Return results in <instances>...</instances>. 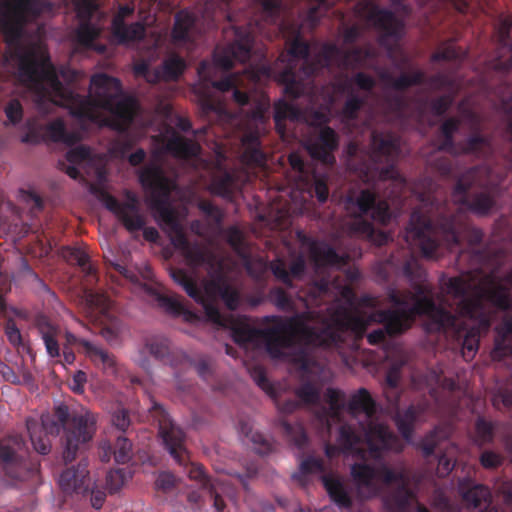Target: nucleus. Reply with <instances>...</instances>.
<instances>
[{
    "mask_svg": "<svg viewBox=\"0 0 512 512\" xmlns=\"http://www.w3.org/2000/svg\"><path fill=\"white\" fill-rule=\"evenodd\" d=\"M19 76L35 91L39 104L49 98L54 104L68 108L73 115L90 119L98 125L122 129L136 111L135 100L124 97L119 81L106 75H96L91 79L89 102L65 90L43 48L21 61Z\"/></svg>",
    "mask_w": 512,
    "mask_h": 512,
    "instance_id": "f257e3e1",
    "label": "nucleus"
},
{
    "mask_svg": "<svg viewBox=\"0 0 512 512\" xmlns=\"http://www.w3.org/2000/svg\"><path fill=\"white\" fill-rule=\"evenodd\" d=\"M6 2L2 28L8 41H12L19 35L23 22L34 15V6L32 0H6Z\"/></svg>",
    "mask_w": 512,
    "mask_h": 512,
    "instance_id": "f03ea898",
    "label": "nucleus"
},
{
    "mask_svg": "<svg viewBox=\"0 0 512 512\" xmlns=\"http://www.w3.org/2000/svg\"><path fill=\"white\" fill-rule=\"evenodd\" d=\"M75 428L67 435L64 457L73 458L75 452L92 439L95 432V419L87 411L74 419Z\"/></svg>",
    "mask_w": 512,
    "mask_h": 512,
    "instance_id": "7ed1b4c3",
    "label": "nucleus"
},
{
    "mask_svg": "<svg viewBox=\"0 0 512 512\" xmlns=\"http://www.w3.org/2000/svg\"><path fill=\"white\" fill-rule=\"evenodd\" d=\"M105 206L124 223L128 230L134 231L142 227L143 221L137 214L134 198L130 203L119 204L109 196L105 199Z\"/></svg>",
    "mask_w": 512,
    "mask_h": 512,
    "instance_id": "20e7f679",
    "label": "nucleus"
},
{
    "mask_svg": "<svg viewBox=\"0 0 512 512\" xmlns=\"http://www.w3.org/2000/svg\"><path fill=\"white\" fill-rule=\"evenodd\" d=\"M337 141L334 132L330 128H322L319 138L315 142L306 144L312 158L322 160L325 163H331V151L336 147Z\"/></svg>",
    "mask_w": 512,
    "mask_h": 512,
    "instance_id": "39448f33",
    "label": "nucleus"
},
{
    "mask_svg": "<svg viewBox=\"0 0 512 512\" xmlns=\"http://www.w3.org/2000/svg\"><path fill=\"white\" fill-rule=\"evenodd\" d=\"M90 478L85 466L67 468L59 477V485L64 492H82L89 487Z\"/></svg>",
    "mask_w": 512,
    "mask_h": 512,
    "instance_id": "423d86ee",
    "label": "nucleus"
},
{
    "mask_svg": "<svg viewBox=\"0 0 512 512\" xmlns=\"http://www.w3.org/2000/svg\"><path fill=\"white\" fill-rule=\"evenodd\" d=\"M132 10L129 7H122L113 21V35L120 43H129L140 39L144 34L142 24L136 23L129 28H125L123 19L130 14Z\"/></svg>",
    "mask_w": 512,
    "mask_h": 512,
    "instance_id": "0eeeda50",
    "label": "nucleus"
},
{
    "mask_svg": "<svg viewBox=\"0 0 512 512\" xmlns=\"http://www.w3.org/2000/svg\"><path fill=\"white\" fill-rule=\"evenodd\" d=\"M184 68L185 63L181 59L172 57L165 61L161 71L153 75L150 73L149 68L145 64L138 65L135 68V71L137 74L144 76L147 81L153 82L160 78L174 79L183 72Z\"/></svg>",
    "mask_w": 512,
    "mask_h": 512,
    "instance_id": "6e6552de",
    "label": "nucleus"
},
{
    "mask_svg": "<svg viewBox=\"0 0 512 512\" xmlns=\"http://www.w3.org/2000/svg\"><path fill=\"white\" fill-rule=\"evenodd\" d=\"M162 147L172 152L177 157L197 155L199 146L195 143H186L176 136L175 132L167 131L162 135Z\"/></svg>",
    "mask_w": 512,
    "mask_h": 512,
    "instance_id": "1a4fd4ad",
    "label": "nucleus"
},
{
    "mask_svg": "<svg viewBox=\"0 0 512 512\" xmlns=\"http://www.w3.org/2000/svg\"><path fill=\"white\" fill-rule=\"evenodd\" d=\"M392 440V435L382 425L371 427L365 433V441L372 456L379 450L392 447Z\"/></svg>",
    "mask_w": 512,
    "mask_h": 512,
    "instance_id": "9d476101",
    "label": "nucleus"
},
{
    "mask_svg": "<svg viewBox=\"0 0 512 512\" xmlns=\"http://www.w3.org/2000/svg\"><path fill=\"white\" fill-rule=\"evenodd\" d=\"M412 313L427 314L435 319V323L441 327L455 326V317L442 310L436 309L428 299L419 301L413 308Z\"/></svg>",
    "mask_w": 512,
    "mask_h": 512,
    "instance_id": "9b49d317",
    "label": "nucleus"
},
{
    "mask_svg": "<svg viewBox=\"0 0 512 512\" xmlns=\"http://www.w3.org/2000/svg\"><path fill=\"white\" fill-rule=\"evenodd\" d=\"M324 486L330 495L331 499L339 506H346L349 503V498L343 487V483L339 478L333 476H326L323 478Z\"/></svg>",
    "mask_w": 512,
    "mask_h": 512,
    "instance_id": "f8f14e48",
    "label": "nucleus"
},
{
    "mask_svg": "<svg viewBox=\"0 0 512 512\" xmlns=\"http://www.w3.org/2000/svg\"><path fill=\"white\" fill-rule=\"evenodd\" d=\"M28 430L34 449L41 454H46L50 446L46 439L41 438V435L47 433L50 427L44 423L41 426L36 423H28Z\"/></svg>",
    "mask_w": 512,
    "mask_h": 512,
    "instance_id": "ddd939ff",
    "label": "nucleus"
},
{
    "mask_svg": "<svg viewBox=\"0 0 512 512\" xmlns=\"http://www.w3.org/2000/svg\"><path fill=\"white\" fill-rule=\"evenodd\" d=\"M351 410L357 414L363 412L365 416L370 417L373 413L374 405L366 390H359L351 400Z\"/></svg>",
    "mask_w": 512,
    "mask_h": 512,
    "instance_id": "4468645a",
    "label": "nucleus"
},
{
    "mask_svg": "<svg viewBox=\"0 0 512 512\" xmlns=\"http://www.w3.org/2000/svg\"><path fill=\"white\" fill-rule=\"evenodd\" d=\"M193 24L192 15L188 12H181L176 17V23L173 31V38L175 41L184 40L189 33Z\"/></svg>",
    "mask_w": 512,
    "mask_h": 512,
    "instance_id": "2eb2a0df",
    "label": "nucleus"
},
{
    "mask_svg": "<svg viewBox=\"0 0 512 512\" xmlns=\"http://www.w3.org/2000/svg\"><path fill=\"white\" fill-rule=\"evenodd\" d=\"M489 492L484 486H474L467 492L463 493V498L469 505L474 507L481 506L482 502H488Z\"/></svg>",
    "mask_w": 512,
    "mask_h": 512,
    "instance_id": "dca6fc26",
    "label": "nucleus"
},
{
    "mask_svg": "<svg viewBox=\"0 0 512 512\" xmlns=\"http://www.w3.org/2000/svg\"><path fill=\"white\" fill-rule=\"evenodd\" d=\"M99 33L100 28L90 24H83L77 32L78 43L85 47H90L92 41L99 35Z\"/></svg>",
    "mask_w": 512,
    "mask_h": 512,
    "instance_id": "f3484780",
    "label": "nucleus"
},
{
    "mask_svg": "<svg viewBox=\"0 0 512 512\" xmlns=\"http://www.w3.org/2000/svg\"><path fill=\"white\" fill-rule=\"evenodd\" d=\"M510 287L501 286L499 291L495 286L485 290L482 294V298H486L499 306H506V298L509 296Z\"/></svg>",
    "mask_w": 512,
    "mask_h": 512,
    "instance_id": "a211bd4d",
    "label": "nucleus"
},
{
    "mask_svg": "<svg viewBox=\"0 0 512 512\" xmlns=\"http://www.w3.org/2000/svg\"><path fill=\"white\" fill-rule=\"evenodd\" d=\"M161 435L165 443L170 447V453H175L176 447L180 445L183 439L182 432L172 425L170 431H165L161 428Z\"/></svg>",
    "mask_w": 512,
    "mask_h": 512,
    "instance_id": "6ab92c4d",
    "label": "nucleus"
},
{
    "mask_svg": "<svg viewBox=\"0 0 512 512\" xmlns=\"http://www.w3.org/2000/svg\"><path fill=\"white\" fill-rule=\"evenodd\" d=\"M140 180L144 186L158 187L162 182V174L159 169L150 168L140 174Z\"/></svg>",
    "mask_w": 512,
    "mask_h": 512,
    "instance_id": "aec40b11",
    "label": "nucleus"
},
{
    "mask_svg": "<svg viewBox=\"0 0 512 512\" xmlns=\"http://www.w3.org/2000/svg\"><path fill=\"white\" fill-rule=\"evenodd\" d=\"M80 343L87 355L94 361L101 362L103 364H109V356L105 351L87 341H81Z\"/></svg>",
    "mask_w": 512,
    "mask_h": 512,
    "instance_id": "412c9836",
    "label": "nucleus"
},
{
    "mask_svg": "<svg viewBox=\"0 0 512 512\" xmlns=\"http://www.w3.org/2000/svg\"><path fill=\"white\" fill-rule=\"evenodd\" d=\"M352 474L359 483L369 484L376 478L375 472L368 466L354 465Z\"/></svg>",
    "mask_w": 512,
    "mask_h": 512,
    "instance_id": "4be33fe9",
    "label": "nucleus"
},
{
    "mask_svg": "<svg viewBox=\"0 0 512 512\" xmlns=\"http://www.w3.org/2000/svg\"><path fill=\"white\" fill-rule=\"evenodd\" d=\"M125 475L119 470L112 471L107 476V489L110 492L117 491L125 483Z\"/></svg>",
    "mask_w": 512,
    "mask_h": 512,
    "instance_id": "5701e85b",
    "label": "nucleus"
},
{
    "mask_svg": "<svg viewBox=\"0 0 512 512\" xmlns=\"http://www.w3.org/2000/svg\"><path fill=\"white\" fill-rule=\"evenodd\" d=\"M119 450L114 452V457L117 462H125L129 459L131 445L126 438L119 437L117 440Z\"/></svg>",
    "mask_w": 512,
    "mask_h": 512,
    "instance_id": "b1692460",
    "label": "nucleus"
},
{
    "mask_svg": "<svg viewBox=\"0 0 512 512\" xmlns=\"http://www.w3.org/2000/svg\"><path fill=\"white\" fill-rule=\"evenodd\" d=\"M89 157V150L83 146L75 147L67 153V160L72 164H81Z\"/></svg>",
    "mask_w": 512,
    "mask_h": 512,
    "instance_id": "393cba45",
    "label": "nucleus"
},
{
    "mask_svg": "<svg viewBox=\"0 0 512 512\" xmlns=\"http://www.w3.org/2000/svg\"><path fill=\"white\" fill-rule=\"evenodd\" d=\"M48 133L53 140H63L65 143H71V140L65 135L64 125L61 121L52 123L48 128Z\"/></svg>",
    "mask_w": 512,
    "mask_h": 512,
    "instance_id": "a878e982",
    "label": "nucleus"
},
{
    "mask_svg": "<svg viewBox=\"0 0 512 512\" xmlns=\"http://www.w3.org/2000/svg\"><path fill=\"white\" fill-rule=\"evenodd\" d=\"M5 113L11 123H17L22 117L20 103L18 101H11L5 109Z\"/></svg>",
    "mask_w": 512,
    "mask_h": 512,
    "instance_id": "bb28decb",
    "label": "nucleus"
},
{
    "mask_svg": "<svg viewBox=\"0 0 512 512\" xmlns=\"http://www.w3.org/2000/svg\"><path fill=\"white\" fill-rule=\"evenodd\" d=\"M477 350V340L473 335H467L462 348V353L467 358H472Z\"/></svg>",
    "mask_w": 512,
    "mask_h": 512,
    "instance_id": "cd10ccee",
    "label": "nucleus"
},
{
    "mask_svg": "<svg viewBox=\"0 0 512 512\" xmlns=\"http://www.w3.org/2000/svg\"><path fill=\"white\" fill-rule=\"evenodd\" d=\"M373 202L374 196L370 192H362L359 198L357 199V205L359 207L360 212H367L370 209Z\"/></svg>",
    "mask_w": 512,
    "mask_h": 512,
    "instance_id": "c85d7f7f",
    "label": "nucleus"
},
{
    "mask_svg": "<svg viewBox=\"0 0 512 512\" xmlns=\"http://www.w3.org/2000/svg\"><path fill=\"white\" fill-rule=\"evenodd\" d=\"M78 15L84 17L95 9L94 0H74Z\"/></svg>",
    "mask_w": 512,
    "mask_h": 512,
    "instance_id": "c756f323",
    "label": "nucleus"
},
{
    "mask_svg": "<svg viewBox=\"0 0 512 512\" xmlns=\"http://www.w3.org/2000/svg\"><path fill=\"white\" fill-rule=\"evenodd\" d=\"M387 208L388 207L385 202L379 203L374 209L372 217L381 223H385L388 219Z\"/></svg>",
    "mask_w": 512,
    "mask_h": 512,
    "instance_id": "7c9ffc66",
    "label": "nucleus"
},
{
    "mask_svg": "<svg viewBox=\"0 0 512 512\" xmlns=\"http://www.w3.org/2000/svg\"><path fill=\"white\" fill-rule=\"evenodd\" d=\"M500 458L497 454L492 452H485L481 456V463L484 467L490 468L499 464Z\"/></svg>",
    "mask_w": 512,
    "mask_h": 512,
    "instance_id": "2f4dec72",
    "label": "nucleus"
},
{
    "mask_svg": "<svg viewBox=\"0 0 512 512\" xmlns=\"http://www.w3.org/2000/svg\"><path fill=\"white\" fill-rule=\"evenodd\" d=\"M174 484V477L169 473H162L159 475L156 485L158 488L167 489Z\"/></svg>",
    "mask_w": 512,
    "mask_h": 512,
    "instance_id": "473e14b6",
    "label": "nucleus"
},
{
    "mask_svg": "<svg viewBox=\"0 0 512 512\" xmlns=\"http://www.w3.org/2000/svg\"><path fill=\"white\" fill-rule=\"evenodd\" d=\"M86 381L85 374L82 371H78L73 377V384L71 388L74 392L81 393L83 391V384Z\"/></svg>",
    "mask_w": 512,
    "mask_h": 512,
    "instance_id": "72a5a7b5",
    "label": "nucleus"
},
{
    "mask_svg": "<svg viewBox=\"0 0 512 512\" xmlns=\"http://www.w3.org/2000/svg\"><path fill=\"white\" fill-rule=\"evenodd\" d=\"M45 346L47 349V352L50 356L55 357L59 355V347L57 344V341L54 340L52 337L45 336L44 337Z\"/></svg>",
    "mask_w": 512,
    "mask_h": 512,
    "instance_id": "f704fd0d",
    "label": "nucleus"
},
{
    "mask_svg": "<svg viewBox=\"0 0 512 512\" xmlns=\"http://www.w3.org/2000/svg\"><path fill=\"white\" fill-rule=\"evenodd\" d=\"M408 327L407 320H405L404 323H402L398 318L391 320L387 325V331L389 333H398L402 330L406 329Z\"/></svg>",
    "mask_w": 512,
    "mask_h": 512,
    "instance_id": "c9c22d12",
    "label": "nucleus"
},
{
    "mask_svg": "<svg viewBox=\"0 0 512 512\" xmlns=\"http://www.w3.org/2000/svg\"><path fill=\"white\" fill-rule=\"evenodd\" d=\"M315 192L320 202L326 201L328 197V190L326 185L322 181H316Z\"/></svg>",
    "mask_w": 512,
    "mask_h": 512,
    "instance_id": "e433bc0d",
    "label": "nucleus"
},
{
    "mask_svg": "<svg viewBox=\"0 0 512 512\" xmlns=\"http://www.w3.org/2000/svg\"><path fill=\"white\" fill-rule=\"evenodd\" d=\"M478 310V306L474 303H466L462 302V307L460 313L462 315H468L470 318L476 316Z\"/></svg>",
    "mask_w": 512,
    "mask_h": 512,
    "instance_id": "4c0bfd02",
    "label": "nucleus"
},
{
    "mask_svg": "<svg viewBox=\"0 0 512 512\" xmlns=\"http://www.w3.org/2000/svg\"><path fill=\"white\" fill-rule=\"evenodd\" d=\"M10 445L9 444H1L0 446V458L4 461V462H8L10 460H12L13 458V455H14V452H15V449L12 448L11 451H10Z\"/></svg>",
    "mask_w": 512,
    "mask_h": 512,
    "instance_id": "58836bf2",
    "label": "nucleus"
},
{
    "mask_svg": "<svg viewBox=\"0 0 512 512\" xmlns=\"http://www.w3.org/2000/svg\"><path fill=\"white\" fill-rule=\"evenodd\" d=\"M113 422L114 424L119 427L120 429H125L128 424H129V421H128V418H127V415L125 412H119L118 414H116L113 418Z\"/></svg>",
    "mask_w": 512,
    "mask_h": 512,
    "instance_id": "ea45409f",
    "label": "nucleus"
},
{
    "mask_svg": "<svg viewBox=\"0 0 512 512\" xmlns=\"http://www.w3.org/2000/svg\"><path fill=\"white\" fill-rule=\"evenodd\" d=\"M453 466L454 464L447 458L441 457L439 459L438 470L441 474L449 473L452 470Z\"/></svg>",
    "mask_w": 512,
    "mask_h": 512,
    "instance_id": "a19ab883",
    "label": "nucleus"
},
{
    "mask_svg": "<svg viewBox=\"0 0 512 512\" xmlns=\"http://www.w3.org/2000/svg\"><path fill=\"white\" fill-rule=\"evenodd\" d=\"M356 82H357L358 86L363 89H369L373 85V80L370 77L365 76L363 74H360L357 76Z\"/></svg>",
    "mask_w": 512,
    "mask_h": 512,
    "instance_id": "79ce46f5",
    "label": "nucleus"
},
{
    "mask_svg": "<svg viewBox=\"0 0 512 512\" xmlns=\"http://www.w3.org/2000/svg\"><path fill=\"white\" fill-rule=\"evenodd\" d=\"M290 164L295 171L302 172L304 164L297 154H291L289 157Z\"/></svg>",
    "mask_w": 512,
    "mask_h": 512,
    "instance_id": "37998d69",
    "label": "nucleus"
},
{
    "mask_svg": "<svg viewBox=\"0 0 512 512\" xmlns=\"http://www.w3.org/2000/svg\"><path fill=\"white\" fill-rule=\"evenodd\" d=\"M7 335L11 343L18 344L21 340L20 332L15 327H10L7 330Z\"/></svg>",
    "mask_w": 512,
    "mask_h": 512,
    "instance_id": "c03bdc74",
    "label": "nucleus"
},
{
    "mask_svg": "<svg viewBox=\"0 0 512 512\" xmlns=\"http://www.w3.org/2000/svg\"><path fill=\"white\" fill-rule=\"evenodd\" d=\"M236 85V82L234 79H226L224 81H221V82H217L214 84L215 87H217L218 89L222 90V91H225V90H228L230 87H233Z\"/></svg>",
    "mask_w": 512,
    "mask_h": 512,
    "instance_id": "a18cd8bd",
    "label": "nucleus"
},
{
    "mask_svg": "<svg viewBox=\"0 0 512 512\" xmlns=\"http://www.w3.org/2000/svg\"><path fill=\"white\" fill-rule=\"evenodd\" d=\"M143 158H144V151L138 150L137 152L130 155L129 161L131 164L137 165L138 163H140L143 160Z\"/></svg>",
    "mask_w": 512,
    "mask_h": 512,
    "instance_id": "49530a36",
    "label": "nucleus"
},
{
    "mask_svg": "<svg viewBox=\"0 0 512 512\" xmlns=\"http://www.w3.org/2000/svg\"><path fill=\"white\" fill-rule=\"evenodd\" d=\"M262 7L264 12L272 13V11L277 7L276 0H265L262 2Z\"/></svg>",
    "mask_w": 512,
    "mask_h": 512,
    "instance_id": "de8ad7c7",
    "label": "nucleus"
},
{
    "mask_svg": "<svg viewBox=\"0 0 512 512\" xmlns=\"http://www.w3.org/2000/svg\"><path fill=\"white\" fill-rule=\"evenodd\" d=\"M103 501H104V497L101 493H97L92 497V505L96 509H100L102 507Z\"/></svg>",
    "mask_w": 512,
    "mask_h": 512,
    "instance_id": "09e8293b",
    "label": "nucleus"
},
{
    "mask_svg": "<svg viewBox=\"0 0 512 512\" xmlns=\"http://www.w3.org/2000/svg\"><path fill=\"white\" fill-rule=\"evenodd\" d=\"M359 105L360 103L358 100H349L346 104L345 113L351 114L359 107Z\"/></svg>",
    "mask_w": 512,
    "mask_h": 512,
    "instance_id": "8fccbe9b",
    "label": "nucleus"
},
{
    "mask_svg": "<svg viewBox=\"0 0 512 512\" xmlns=\"http://www.w3.org/2000/svg\"><path fill=\"white\" fill-rule=\"evenodd\" d=\"M248 53H249L248 49L242 48V47L239 48V52L233 51L235 59H237L239 61H244L248 57Z\"/></svg>",
    "mask_w": 512,
    "mask_h": 512,
    "instance_id": "3c124183",
    "label": "nucleus"
},
{
    "mask_svg": "<svg viewBox=\"0 0 512 512\" xmlns=\"http://www.w3.org/2000/svg\"><path fill=\"white\" fill-rule=\"evenodd\" d=\"M183 286L189 296L196 298V290L192 283L186 281L183 283Z\"/></svg>",
    "mask_w": 512,
    "mask_h": 512,
    "instance_id": "603ef678",
    "label": "nucleus"
},
{
    "mask_svg": "<svg viewBox=\"0 0 512 512\" xmlns=\"http://www.w3.org/2000/svg\"><path fill=\"white\" fill-rule=\"evenodd\" d=\"M398 428L402 435L408 440L409 439V427L404 425L401 420L397 421Z\"/></svg>",
    "mask_w": 512,
    "mask_h": 512,
    "instance_id": "864d4df0",
    "label": "nucleus"
},
{
    "mask_svg": "<svg viewBox=\"0 0 512 512\" xmlns=\"http://www.w3.org/2000/svg\"><path fill=\"white\" fill-rule=\"evenodd\" d=\"M234 98L239 104H244L247 102V96L237 90L234 92Z\"/></svg>",
    "mask_w": 512,
    "mask_h": 512,
    "instance_id": "5fc2aeb1",
    "label": "nucleus"
},
{
    "mask_svg": "<svg viewBox=\"0 0 512 512\" xmlns=\"http://www.w3.org/2000/svg\"><path fill=\"white\" fill-rule=\"evenodd\" d=\"M207 314L214 322L222 324L217 311L213 309H208Z\"/></svg>",
    "mask_w": 512,
    "mask_h": 512,
    "instance_id": "6e6d98bb",
    "label": "nucleus"
},
{
    "mask_svg": "<svg viewBox=\"0 0 512 512\" xmlns=\"http://www.w3.org/2000/svg\"><path fill=\"white\" fill-rule=\"evenodd\" d=\"M144 234L149 240H155L157 237V231L155 229H147L144 231Z\"/></svg>",
    "mask_w": 512,
    "mask_h": 512,
    "instance_id": "4d7b16f0",
    "label": "nucleus"
},
{
    "mask_svg": "<svg viewBox=\"0 0 512 512\" xmlns=\"http://www.w3.org/2000/svg\"><path fill=\"white\" fill-rule=\"evenodd\" d=\"M216 64H217V66H220V67H222L224 69H228L229 67L232 66V62L230 60L229 61H222V60H220L218 58L216 59Z\"/></svg>",
    "mask_w": 512,
    "mask_h": 512,
    "instance_id": "13d9d810",
    "label": "nucleus"
},
{
    "mask_svg": "<svg viewBox=\"0 0 512 512\" xmlns=\"http://www.w3.org/2000/svg\"><path fill=\"white\" fill-rule=\"evenodd\" d=\"M64 358H65L66 362H68V363H72L74 361V355L71 352H66L65 351L64 352Z\"/></svg>",
    "mask_w": 512,
    "mask_h": 512,
    "instance_id": "bf43d9fd",
    "label": "nucleus"
},
{
    "mask_svg": "<svg viewBox=\"0 0 512 512\" xmlns=\"http://www.w3.org/2000/svg\"><path fill=\"white\" fill-rule=\"evenodd\" d=\"M452 57H454V53H452V52H448L447 54H442V55L436 54L434 56L435 59L452 58Z\"/></svg>",
    "mask_w": 512,
    "mask_h": 512,
    "instance_id": "052dcab7",
    "label": "nucleus"
},
{
    "mask_svg": "<svg viewBox=\"0 0 512 512\" xmlns=\"http://www.w3.org/2000/svg\"><path fill=\"white\" fill-rule=\"evenodd\" d=\"M461 282H462L461 279L450 280L452 288H459V286L461 285Z\"/></svg>",
    "mask_w": 512,
    "mask_h": 512,
    "instance_id": "680f3d73",
    "label": "nucleus"
},
{
    "mask_svg": "<svg viewBox=\"0 0 512 512\" xmlns=\"http://www.w3.org/2000/svg\"><path fill=\"white\" fill-rule=\"evenodd\" d=\"M382 335L381 332L377 333V334H370L368 336V339H369V342L370 343H374L376 341V337H380Z\"/></svg>",
    "mask_w": 512,
    "mask_h": 512,
    "instance_id": "e2e57ef3",
    "label": "nucleus"
},
{
    "mask_svg": "<svg viewBox=\"0 0 512 512\" xmlns=\"http://www.w3.org/2000/svg\"><path fill=\"white\" fill-rule=\"evenodd\" d=\"M67 173H68L71 177L75 178V177H76V175H77L76 168H75V167H69V168L67 169Z\"/></svg>",
    "mask_w": 512,
    "mask_h": 512,
    "instance_id": "0e129e2a",
    "label": "nucleus"
},
{
    "mask_svg": "<svg viewBox=\"0 0 512 512\" xmlns=\"http://www.w3.org/2000/svg\"><path fill=\"white\" fill-rule=\"evenodd\" d=\"M297 49H299V52H300V53H302V52H306V49H307V48H306V46H304V45H297V46L293 49L292 53H293V54H294V53H296V50H297Z\"/></svg>",
    "mask_w": 512,
    "mask_h": 512,
    "instance_id": "69168bd1",
    "label": "nucleus"
},
{
    "mask_svg": "<svg viewBox=\"0 0 512 512\" xmlns=\"http://www.w3.org/2000/svg\"><path fill=\"white\" fill-rule=\"evenodd\" d=\"M77 261L80 265H84L85 264V261H86V257L85 255L83 254H80L79 257L77 258Z\"/></svg>",
    "mask_w": 512,
    "mask_h": 512,
    "instance_id": "338daca9",
    "label": "nucleus"
},
{
    "mask_svg": "<svg viewBox=\"0 0 512 512\" xmlns=\"http://www.w3.org/2000/svg\"><path fill=\"white\" fill-rule=\"evenodd\" d=\"M454 125L453 122H446L443 126V130L445 133H448L449 132V129H450V126Z\"/></svg>",
    "mask_w": 512,
    "mask_h": 512,
    "instance_id": "774afa93",
    "label": "nucleus"
}]
</instances>
